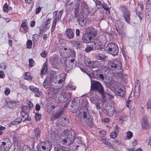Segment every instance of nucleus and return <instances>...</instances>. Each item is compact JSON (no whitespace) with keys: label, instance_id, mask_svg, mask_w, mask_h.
<instances>
[{"label":"nucleus","instance_id":"61","mask_svg":"<svg viewBox=\"0 0 151 151\" xmlns=\"http://www.w3.org/2000/svg\"><path fill=\"white\" fill-rule=\"evenodd\" d=\"M41 10V8L40 7H39L36 9L35 14H38Z\"/></svg>","mask_w":151,"mask_h":151},{"label":"nucleus","instance_id":"11","mask_svg":"<svg viewBox=\"0 0 151 151\" xmlns=\"http://www.w3.org/2000/svg\"><path fill=\"white\" fill-rule=\"evenodd\" d=\"M123 12L122 17L124 21L128 24H129L130 20V14L129 10L125 6H122Z\"/></svg>","mask_w":151,"mask_h":151},{"label":"nucleus","instance_id":"14","mask_svg":"<svg viewBox=\"0 0 151 151\" xmlns=\"http://www.w3.org/2000/svg\"><path fill=\"white\" fill-rule=\"evenodd\" d=\"M93 39L92 36H89L85 32L82 36V42L83 43H91Z\"/></svg>","mask_w":151,"mask_h":151},{"label":"nucleus","instance_id":"40","mask_svg":"<svg viewBox=\"0 0 151 151\" xmlns=\"http://www.w3.org/2000/svg\"><path fill=\"white\" fill-rule=\"evenodd\" d=\"M135 12H136V14L140 20L142 19V12L139 11H137V9L135 8Z\"/></svg>","mask_w":151,"mask_h":151},{"label":"nucleus","instance_id":"29","mask_svg":"<svg viewBox=\"0 0 151 151\" xmlns=\"http://www.w3.org/2000/svg\"><path fill=\"white\" fill-rule=\"evenodd\" d=\"M48 69L47 65V64L45 63L43 65V67L42 68L41 70V73L42 75L44 74V75L46 74L47 73V70Z\"/></svg>","mask_w":151,"mask_h":151},{"label":"nucleus","instance_id":"26","mask_svg":"<svg viewBox=\"0 0 151 151\" xmlns=\"http://www.w3.org/2000/svg\"><path fill=\"white\" fill-rule=\"evenodd\" d=\"M34 132L35 133V136L33 139H38L40 136L41 132L40 129L39 128H37L34 130Z\"/></svg>","mask_w":151,"mask_h":151},{"label":"nucleus","instance_id":"52","mask_svg":"<svg viewBox=\"0 0 151 151\" xmlns=\"http://www.w3.org/2000/svg\"><path fill=\"white\" fill-rule=\"evenodd\" d=\"M101 141L105 145H107L108 146H109L110 145V143H109L106 139H102Z\"/></svg>","mask_w":151,"mask_h":151},{"label":"nucleus","instance_id":"8","mask_svg":"<svg viewBox=\"0 0 151 151\" xmlns=\"http://www.w3.org/2000/svg\"><path fill=\"white\" fill-rule=\"evenodd\" d=\"M68 102L66 103L65 104V107L66 108L68 106H70L69 108L70 111L73 113H76L77 112L78 109V106L76 105L77 103L76 102L74 99L71 101L70 99L69 100Z\"/></svg>","mask_w":151,"mask_h":151},{"label":"nucleus","instance_id":"56","mask_svg":"<svg viewBox=\"0 0 151 151\" xmlns=\"http://www.w3.org/2000/svg\"><path fill=\"white\" fill-rule=\"evenodd\" d=\"M47 55V52L45 51H44L43 52H41L40 53V55L42 57L44 58H45L46 57Z\"/></svg>","mask_w":151,"mask_h":151},{"label":"nucleus","instance_id":"48","mask_svg":"<svg viewBox=\"0 0 151 151\" xmlns=\"http://www.w3.org/2000/svg\"><path fill=\"white\" fill-rule=\"evenodd\" d=\"M132 104V101L131 100H129L126 102V106L128 108H131Z\"/></svg>","mask_w":151,"mask_h":151},{"label":"nucleus","instance_id":"59","mask_svg":"<svg viewBox=\"0 0 151 151\" xmlns=\"http://www.w3.org/2000/svg\"><path fill=\"white\" fill-rule=\"evenodd\" d=\"M10 92V90L8 88H6L4 91L5 94L6 95H8Z\"/></svg>","mask_w":151,"mask_h":151},{"label":"nucleus","instance_id":"18","mask_svg":"<svg viewBox=\"0 0 151 151\" xmlns=\"http://www.w3.org/2000/svg\"><path fill=\"white\" fill-rule=\"evenodd\" d=\"M119 132V127L118 126L116 125L115 127L114 131L111 133L110 137L113 139L116 138Z\"/></svg>","mask_w":151,"mask_h":151},{"label":"nucleus","instance_id":"2","mask_svg":"<svg viewBox=\"0 0 151 151\" xmlns=\"http://www.w3.org/2000/svg\"><path fill=\"white\" fill-rule=\"evenodd\" d=\"M88 109L85 106L80 108L79 116L81 122L85 123L86 124L90 125L92 123V119L88 112Z\"/></svg>","mask_w":151,"mask_h":151},{"label":"nucleus","instance_id":"6","mask_svg":"<svg viewBox=\"0 0 151 151\" xmlns=\"http://www.w3.org/2000/svg\"><path fill=\"white\" fill-rule=\"evenodd\" d=\"M106 48L108 52L113 55L115 56L117 55L119 49L117 45L115 43L111 42L108 43Z\"/></svg>","mask_w":151,"mask_h":151},{"label":"nucleus","instance_id":"46","mask_svg":"<svg viewBox=\"0 0 151 151\" xmlns=\"http://www.w3.org/2000/svg\"><path fill=\"white\" fill-rule=\"evenodd\" d=\"M54 151H68L65 150H64L60 148L59 147V146L58 147L56 145L54 146Z\"/></svg>","mask_w":151,"mask_h":151},{"label":"nucleus","instance_id":"4","mask_svg":"<svg viewBox=\"0 0 151 151\" xmlns=\"http://www.w3.org/2000/svg\"><path fill=\"white\" fill-rule=\"evenodd\" d=\"M107 65L108 68L112 70L118 71L122 68V63L115 60H109Z\"/></svg>","mask_w":151,"mask_h":151},{"label":"nucleus","instance_id":"36","mask_svg":"<svg viewBox=\"0 0 151 151\" xmlns=\"http://www.w3.org/2000/svg\"><path fill=\"white\" fill-rule=\"evenodd\" d=\"M48 94L49 97L50 98H51L55 96V93H54L53 91L52 90V88L49 89Z\"/></svg>","mask_w":151,"mask_h":151},{"label":"nucleus","instance_id":"58","mask_svg":"<svg viewBox=\"0 0 151 151\" xmlns=\"http://www.w3.org/2000/svg\"><path fill=\"white\" fill-rule=\"evenodd\" d=\"M40 106L38 104H36L35 107V109L36 111H39L40 110Z\"/></svg>","mask_w":151,"mask_h":151},{"label":"nucleus","instance_id":"44","mask_svg":"<svg viewBox=\"0 0 151 151\" xmlns=\"http://www.w3.org/2000/svg\"><path fill=\"white\" fill-rule=\"evenodd\" d=\"M119 119L121 121H126L127 119L126 115L124 114H122L119 117Z\"/></svg>","mask_w":151,"mask_h":151},{"label":"nucleus","instance_id":"60","mask_svg":"<svg viewBox=\"0 0 151 151\" xmlns=\"http://www.w3.org/2000/svg\"><path fill=\"white\" fill-rule=\"evenodd\" d=\"M89 61L88 60V58L84 57V59L83 60V62L86 65H87Z\"/></svg>","mask_w":151,"mask_h":151},{"label":"nucleus","instance_id":"55","mask_svg":"<svg viewBox=\"0 0 151 151\" xmlns=\"http://www.w3.org/2000/svg\"><path fill=\"white\" fill-rule=\"evenodd\" d=\"M32 41L34 43H35L37 40V35H33L32 37Z\"/></svg>","mask_w":151,"mask_h":151},{"label":"nucleus","instance_id":"45","mask_svg":"<svg viewBox=\"0 0 151 151\" xmlns=\"http://www.w3.org/2000/svg\"><path fill=\"white\" fill-rule=\"evenodd\" d=\"M68 51L70 52V55L71 56L73 57H74L75 56L76 52L74 50L71 49H69Z\"/></svg>","mask_w":151,"mask_h":151},{"label":"nucleus","instance_id":"27","mask_svg":"<svg viewBox=\"0 0 151 151\" xmlns=\"http://www.w3.org/2000/svg\"><path fill=\"white\" fill-rule=\"evenodd\" d=\"M5 102L7 106L9 108H11L13 107L14 104H16V101H12L9 99H8L5 101Z\"/></svg>","mask_w":151,"mask_h":151},{"label":"nucleus","instance_id":"34","mask_svg":"<svg viewBox=\"0 0 151 151\" xmlns=\"http://www.w3.org/2000/svg\"><path fill=\"white\" fill-rule=\"evenodd\" d=\"M10 8L6 3L3 6V11L5 12H8L10 10Z\"/></svg>","mask_w":151,"mask_h":151},{"label":"nucleus","instance_id":"20","mask_svg":"<svg viewBox=\"0 0 151 151\" xmlns=\"http://www.w3.org/2000/svg\"><path fill=\"white\" fill-rule=\"evenodd\" d=\"M142 127L143 130L149 128V127L145 117H143L142 119Z\"/></svg>","mask_w":151,"mask_h":151},{"label":"nucleus","instance_id":"37","mask_svg":"<svg viewBox=\"0 0 151 151\" xmlns=\"http://www.w3.org/2000/svg\"><path fill=\"white\" fill-rule=\"evenodd\" d=\"M41 118V114L38 112L36 113L35 119L36 121H39Z\"/></svg>","mask_w":151,"mask_h":151},{"label":"nucleus","instance_id":"23","mask_svg":"<svg viewBox=\"0 0 151 151\" xmlns=\"http://www.w3.org/2000/svg\"><path fill=\"white\" fill-rule=\"evenodd\" d=\"M65 33L66 35L69 38L72 39L73 38L74 34L71 29H67Z\"/></svg>","mask_w":151,"mask_h":151},{"label":"nucleus","instance_id":"9","mask_svg":"<svg viewBox=\"0 0 151 151\" xmlns=\"http://www.w3.org/2000/svg\"><path fill=\"white\" fill-rule=\"evenodd\" d=\"M5 142H0V151H7L11 147L12 144L11 142L6 139Z\"/></svg>","mask_w":151,"mask_h":151},{"label":"nucleus","instance_id":"49","mask_svg":"<svg viewBox=\"0 0 151 151\" xmlns=\"http://www.w3.org/2000/svg\"><path fill=\"white\" fill-rule=\"evenodd\" d=\"M133 133L130 131L127 132V137L128 139H130L133 137Z\"/></svg>","mask_w":151,"mask_h":151},{"label":"nucleus","instance_id":"62","mask_svg":"<svg viewBox=\"0 0 151 151\" xmlns=\"http://www.w3.org/2000/svg\"><path fill=\"white\" fill-rule=\"evenodd\" d=\"M4 72L3 71H0V78H4Z\"/></svg>","mask_w":151,"mask_h":151},{"label":"nucleus","instance_id":"22","mask_svg":"<svg viewBox=\"0 0 151 151\" xmlns=\"http://www.w3.org/2000/svg\"><path fill=\"white\" fill-rule=\"evenodd\" d=\"M20 114L22 117L25 118V119L23 121V122H24L25 121L31 120V118L30 117H29V115L27 113L22 111L20 112Z\"/></svg>","mask_w":151,"mask_h":151},{"label":"nucleus","instance_id":"50","mask_svg":"<svg viewBox=\"0 0 151 151\" xmlns=\"http://www.w3.org/2000/svg\"><path fill=\"white\" fill-rule=\"evenodd\" d=\"M43 87L45 88H48V80L45 79L43 83Z\"/></svg>","mask_w":151,"mask_h":151},{"label":"nucleus","instance_id":"51","mask_svg":"<svg viewBox=\"0 0 151 151\" xmlns=\"http://www.w3.org/2000/svg\"><path fill=\"white\" fill-rule=\"evenodd\" d=\"M29 65L30 67H32L34 65V60L32 58H30L29 59Z\"/></svg>","mask_w":151,"mask_h":151},{"label":"nucleus","instance_id":"5","mask_svg":"<svg viewBox=\"0 0 151 151\" xmlns=\"http://www.w3.org/2000/svg\"><path fill=\"white\" fill-rule=\"evenodd\" d=\"M37 148L40 151H50L52 148V144L48 141L41 142L38 144Z\"/></svg>","mask_w":151,"mask_h":151},{"label":"nucleus","instance_id":"39","mask_svg":"<svg viewBox=\"0 0 151 151\" xmlns=\"http://www.w3.org/2000/svg\"><path fill=\"white\" fill-rule=\"evenodd\" d=\"M27 48L30 49L32 48V40H27L26 43Z\"/></svg>","mask_w":151,"mask_h":151},{"label":"nucleus","instance_id":"24","mask_svg":"<svg viewBox=\"0 0 151 151\" xmlns=\"http://www.w3.org/2000/svg\"><path fill=\"white\" fill-rule=\"evenodd\" d=\"M81 10H82V12L85 14H88L89 12L88 11V7L87 4L85 3H83L81 7Z\"/></svg>","mask_w":151,"mask_h":151},{"label":"nucleus","instance_id":"47","mask_svg":"<svg viewBox=\"0 0 151 151\" xmlns=\"http://www.w3.org/2000/svg\"><path fill=\"white\" fill-rule=\"evenodd\" d=\"M102 7L106 10H107L108 12H109L110 10L109 9V7L106 4L104 3L101 5V8Z\"/></svg>","mask_w":151,"mask_h":151},{"label":"nucleus","instance_id":"16","mask_svg":"<svg viewBox=\"0 0 151 151\" xmlns=\"http://www.w3.org/2000/svg\"><path fill=\"white\" fill-rule=\"evenodd\" d=\"M63 111L62 110L57 111L54 114H53L51 118V121H54L55 120L60 118L61 115L63 114Z\"/></svg>","mask_w":151,"mask_h":151},{"label":"nucleus","instance_id":"42","mask_svg":"<svg viewBox=\"0 0 151 151\" xmlns=\"http://www.w3.org/2000/svg\"><path fill=\"white\" fill-rule=\"evenodd\" d=\"M93 49V47L90 46H87V47L85 49L84 51L86 53H88L92 50Z\"/></svg>","mask_w":151,"mask_h":151},{"label":"nucleus","instance_id":"28","mask_svg":"<svg viewBox=\"0 0 151 151\" xmlns=\"http://www.w3.org/2000/svg\"><path fill=\"white\" fill-rule=\"evenodd\" d=\"M79 24L82 27H84L86 24V19L83 18H79L77 20Z\"/></svg>","mask_w":151,"mask_h":151},{"label":"nucleus","instance_id":"21","mask_svg":"<svg viewBox=\"0 0 151 151\" xmlns=\"http://www.w3.org/2000/svg\"><path fill=\"white\" fill-rule=\"evenodd\" d=\"M115 93L116 95L120 96H124L126 93L125 91L120 88L115 89Z\"/></svg>","mask_w":151,"mask_h":151},{"label":"nucleus","instance_id":"54","mask_svg":"<svg viewBox=\"0 0 151 151\" xmlns=\"http://www.w3.org/2000/svg\"><path fill=\"white\" fill-rule=\"evenodd\" d=\"M77 141H75V142L74 143L75 144V145H76L77 147H78L81 145V141L79 139H77Z\"/></svg>","mask_w":151,"mask_h":151},{"label":"nucleus","instance_id":"53","mask_svg":"<svg viewBox=\"0 0 151 151\" xmlns=\"http://www.w3.org/2000/svg\"><path fill=\"white\" fill-rule=\"evenodd\" d=\"M76 88L75 86L71 85L67 86V89L68 90H75Z\"/></svg>","mask_w":151,"mask_h":151},{"label":"nucleus","instance_id":"10","mask_svg":"<svg viewBox=\"0 0 151 151\" xmlns=\"http://www.w3.org/2000/svg\"><path fill=\"white\" fill-rule=\"evenodd\" d=\"M71 95L72 93L70 92H68V94H67L65 92H63L59 96L58 100L61 102H65L70 99Z\"/></svg>","mask_w":151,"mask_h":151},{"label":"nucleus","instance_id":"1","mask_svg":"<svg viewBox=\"0 0 151 151\" xmlns=\"http://www.w3.org/2000/svg\"><path fill=\"white\" fill-rule=\"evenodd\" d=\"M63 138L61 141V143L64 145L68 146L70 149L75 151L78 147H77L73 142L75 139L76 135L74 131H69L65 129L63 131Z\"/></svg>","mask_w":151,"mask_h":151},{"label":"nucleus","instance_id":"3","mask_svg":"<svg viewBox=\"0 0 151 151\" xmlns=\"http://www.w3.org/2000/svg\"><path fill=\"white\" fill-rule=\"evenodd\" d=\"M91 88L92 90L98 92L101 95L103 99L105 98V91L102 85L99 82L95 81H91Z\"/></svg>","mask_w":151,"mask_h":151},{"label":"nucleus","instance_id":"57","mask_svg":"<svg viewBox=\"0 0 151 151\" xmlns=\"http://www.w3.org/2000/svg\"><path fill=\"white\" fill-rule=\"evenodd\" d=\"M147 108L148 109H151V99L149 100L147 103Z\"/></svg>","mask_w":151,"mask_h":151},{"label":"nucleus","instance_id":"33","mask_svg":"<svg viewBox=\"0 0 151 151\" xmlns=\"http://www.w3.org/2000/svg\"><path fill=\"white\" fill-rule=\"evenodd\" d=\"M71 43L73 46H75L77 45L78 47L81 44V42L80 41H78L75 39L72 41Z\"/></svg>","mask_w":151,"mask_h":151},{"label":"nucleus","instance_id":"32","mask_svg":"<svg viewBox=\"0 0 151 151\" xmlns=\"http://www.w3.org/2000/svg\"><path fill=\"white\" fill-rule=\"evenodd\" d=\"M96 58L100 60H104L106 58V56L103 54L99 53L96 56Z\"/></svg>","mask_w":151,"mask_h":151},{"label":"nucleus","instance_id":"31","mask_svg":"<svg viewBox=\"0 0 151 151\" xmlns=\"http://www.w3.org/2000/svg\"><path fill=\"white\" fill-rule=\"evenodd\" d=\"M21 26L23 27L24 30L25 31H28V27L27 26V21L26 20H24L22 22Z\"/></svg>","mask_w":151,"mask_h":151},{"label":"nucleus","instance_id":"25","mask_svg":"<svg viewBox=\"0 0 151 151\" xmlns=\"http://www.w3.org/2000/svg\"><path fill=\"white\" fill-rule=\"evenodd\" d=\"M60 61L57 59L54 60V62L53 64V67L56 69L59 70L60 68Z\"/></svg>","mask_w":151,"mask_h":151},{"label":"nucleus","instance_id":"13","mask_svg":"<svg viewBox=\"0 0 151 151\" xmlns=\"http://www.w3.org/2000/svg\"><path fill=\"white\" fill-rule=\"evenodd\" d=\"M85 32L89 36L95 37L97 33V31L94 28L91 27L86 28Z\"/></svg>","mask_w":151,"mask_h":151},{"label":"nucleus","instance_id":"17","mask_svg":"<svg viewBox=\"0 0 151 151\" xmlns=\"http://www.w3.org/2000/svg\"><path fill=\"white\" fill-rule=\"evenodd\" d=\"M86 65L89 68L92 69L96 68L98 67V63L94 61H89V62Z\"/></svg>","mask_w":151,"mask_h":151},{"label":"nucleus","instance_id":"19","mask_svg":"<svg viewBox=\"0 0 151 151\" xmlns=\"http://www.w3.org/2000/svg\"><path fill=\"white\" fill-rule=\"evenodd\" d=\"M92 71L93 72L92 73L94 75L96 76L98 78L102 80L104 79V76L103 74L101 73V71L100 70H98V69L95 70H92Z\"/></svg>","mask_w":151,"mask_h":151},{"label":"nucleus","instance_id":"41","mask_svg":"<svg viewBox=\"0 0 151 151\" xmlns=\"http://www.w3.org/2000/svg\"><path fill=\"white\" fill-rule=\"evenodd\" d=\"M24 78L27 80L32 79V78L29 73L27 72L25 73Z\"/></svg>","mask_w":151,"mask_h":151},{"label":"nucleus","instance_id":"7","mask_svg":"<svg viewBox=\"0 0 151 151\" xmlns=\"http://www.w3.org/2000/svg\"><path fill=\"white\" fill-rule=\"evenodd\" d=\"M65 63V70L67 73L70 72L71 69L75 68L76 65V61L74 59H72L70 60H67Z\"/></svg>","mask_w":151,"mask_h":151},{"label":"nucleus","instance_id":"43","mask_svg":"<svg viewBox=\"0 0 151 151\" xmlns=\"http://www.w3.org/2000/svg\"><path fill=\"white\" fill-rule=\"evenodd\" d=\"M94 1L96 5V6H98V7H97L98 9H101V2L98 0H94Z\"/></svg>","mask_w":151,"mask_h":151},{"label":"nucleus","instance_id":"12","mask_svg":"<svg viewBox=\"0 0 151 151\" xmlns=\"http://www.w3.org/2000/svg\"><path fill=\"white\" fill-rule=\"evenodd\" d=\"M91 43H94V45H95L94 47L95 50H101L102 49L103 46L99 39L97 38H95L93 39Z\"/></svg>","mask_w":151,"mask_h":151},{"label":"nucleus","instance_id":"35","mask_svg":"<svg viewBox=\"0 0 151 151\" xmlns=\"http://www.w3.org/2000/svg\"><path fill=\"white\" fill-rule=\"evenodd\" d=\"M79 11V9L78 7H76L74 9V13L75 18L78 19V13Z\"/></svg>","mask_w":151,"mask_h":151},{"label":"nucleus","instance_id":"63","mask_svg":"<svg viewBox=\"0 0 151 151\" xmlns=\"http://www.w3.org/2000/svg\"><path fill=\"white\" fill-rule=\"evenodd\" d=\"M95 105H96V107L97 109H99L101 108V107L100 105V103H99V102L95 104Z\"/></svg>","mask_w":151,"mask_h":151},{"label":"nucleus","instance_id":"38","mask_svg":"<svg viewBox=\"0 0 151 151\" xmlns=\"http://www.w3.org/2000/svg\"><path fill=\"white\" fill-rule=\"evenodd\" d=\"M66 74H65L63 73H61L60 75L61 76H62L61 79H60L58 81V83L60 84L63 81H64L65 78Z\"/></svg>","mask_w":151,"mask_h":151},{"label":"nucleus","instance_id":"64","mask_svg":"<svg viewBox=\"0 0 151 151\" xmlns=\"http://www.w3.org/2000/svg\"><path fill=\"white\" fill-rule=\"evenodd\" d=\"M28 105L30 109L33 108V105L32 103L30 101H29L28 103Z\"/></svg>","mask_w":151,"mask_h":151},{"label":"nucleus","instance_id":"30","mask_svg":"<svg viewBox=\"0 0 151 151\" xmlns=\"http://www.w3.org/2000/svg\"><path fill=\"white\" fill-rule=\"evenodd\" d=\"M22 120V117L21 116L19 117L12 121L11 122V124L13 125H17Z\"/></svg>","mask_w":151,"mask_h":151},{"label":"nucleus","instance_id":"15","mask_svg":"<svg viewBox=\"0 0 151 151\" xmlns=\"http://www.w3.org/2000/svg\"><path fill=\"white\" fill-rule=\"evenodd\" d=\"M29 88L33 92L35 93V96L36 97H39L40 95V92L39 91L38 88L35 87V86L31 85L29 87Z\"/></svg>","mask_w":151,"mask_h":151}]
</instances>
